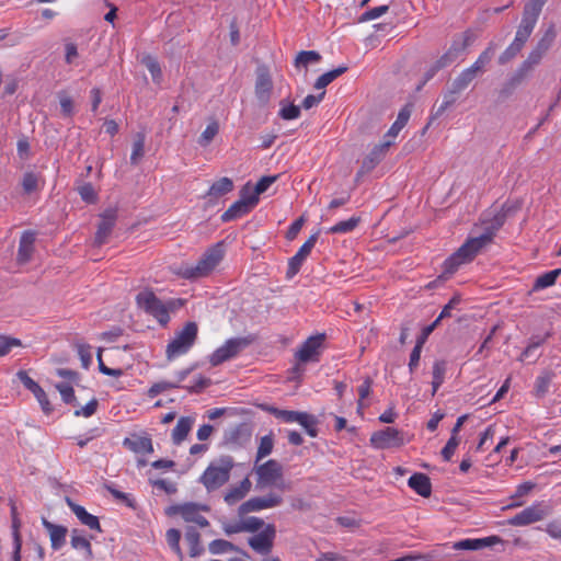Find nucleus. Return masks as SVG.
I'll list each match as a JSON object with an SVG mask.
<instances>
[{
	"mask_svg": "<svg viewBox=\"0 0 561 561\" xmlns=\"http://www.w3.org/2000/svg\"><path fill=\"white\" fill-rule=\"evenodd\" d=\"M494 237V229L486 228L483 233L470 237L468 240L444 262L445 272L455 273L462 264L471 262L476 255L488 245Z\"/></svg>",
	"mask_w": 561,
	"mask_h": 561,
	"instance_id": "f257e3e1",
	"label": "nucleus"
},
{
	"mask_svg": "<svg viewBox=\"0 0 561 561\" xmlns=\"http://www.w3.org/2000/svg\"><path fill=\"white\" fill-rule=\"evenodd\" d=\"M225 254L224 242H217L208 248L195 265L182 268V276L186 279H196L209 275L221 262Z\"/></svg>",
	"mask_w": 561,
	"mask_h": 561,
	"instance_id": "f03ea898",
	"label": "nucleus"
},
{
	"mask_svg": "<svg viewBox=\"0 0 561 561\" xmlns=\"http://www.w3.org/2000/svg\"><path fill=\"white\" fill-rule=\"evenodd\" d=\"M233 466L230 456H221L208 465L199 477V482L208 492H214L229 481Z\"/></svg>",
	"mask_w": 561,
	"mask_h": 561,
	"instance_id": "7ed1b4c3",
	"label": "nucleus"
},
{
	"mask_svg": "<svg viewBox=\"0 0 561 561\" xmlns=\"http://www.w3.org/2000/svg\"><path fill=\"white\" fill-rule=\"evenodd\" d=\"M136 304L139 309L154 318L162 327L169 323L170 310L174 308L173 300L164 302L149 289L141 290L136 295Z\"/></svg>",
	"mask_w": 561,
	"mask_h": 561,
	"instance_id": "20e7f679",
	"label": "nucleus"
},
{
	"mask_svg": "<svg viewBox=\"0 0 561 561\" xmlns=\"http://www.w3.org/2000/svg\"><path fill=\"white\" fill-rule=\"evenodd\" d=\"M198 328L195 322H187L181 330L174 333V336L167 345L165 354L169 360L186 354L195 344Z\"/></svg>",
	"mask_w": 561,
	"mask_h": 561,
	"instance_id": "39448f33",
	"label": "nucleus"
},
{
	"mask_svg": "<svg viewBox=\"0 0 561 561\" xmlns=\"http://www.w3.org/2000/svg\"><path fill=\"white\" fill-rule=\"evenodd\" d=\"M551 505L546 501H536L531 505L511 517L507 523L511 526L523 527L540 522L551 514Z\"/></svg>",
	"mask_w": 561,
	"mask_h": 561,
	"instance_id": "423d86ee",
	"label": "nucleus"
},
{
	"mask_svg": "<svg viewBox=\"0 0 561 561\" xmlns=\"http://www.w3.org/2000/svg\"><path fill=\"white\" fill-rule=\"evenodd\" d=\"M256 474V486L260 489L277 486L285 490L284 482L278 483L283 478V468L280 463L274 459H270L261 465L254 467Z\"/></svg>",
	"mask_w": 561,
	"mask_h": 561,
	"instance_id": "0eeeda50",
	"label": "nucleus"
},
{
	"mask_svg": "<svg viewBox=\"0 0 561 561\" xmlns=\"http://www.w3.org/2000/svg\"><path fill=\"white\" fill-rule=\"evenodd\" d=\"M369 440L375 449H390L399 448L410 439L403 431L389 426L374 432Z\"/></svg>",
	"mask_w": 561,
	"mask_h": 561,
	"instance_id": "6e6552de",
	"label": "nucleus"
},
{
	"mask_svg": "<svg viewBox=\"0 0 561 561\" xmlns=\"http://www.w3.org/2000/svg\"><path fill=\"white\" fill-rule=\"evenodd\" d=\"M270 411L275 417L282 420L285 423L299 424L306 430V433L310 437H316L318 435V431L316 428L317 421L312 415L308 414L307 412L280 410L277 408H271Z\"/></svg>",
	"mask_w": 561,
	"mask_h": 561,
	"instance_id": "1a4fd4ad",
	"label": "nucleus"
},
{
	"mask_svg": "<svg viewBox=\"0 0 561 561\" xmlns=\"http://www.w3.org/2000/svg\"><path fill=\"white\" fill-rule=\"evenodd\" d=\"M259 203V198L249 195V185H245L241 193L240 198L236 201L230 207L221 215V220L228 222L238 219L251 211Z\"/></svg>",
	"mask_w": 561,
	"mask_h": 561,
	"instance_id": "9d476101",
	"label": "nucleus"
},
{
	"mask_svg": "<svg viewBox=\"0 0 561 561\" xmlns=\"http://www.w3.org/2000/svg\"><path fill=\"white\" fill-rule=\"evenodd\" d=\"M283 503V496L276 492H270L262 496H254L243 502L238 510L239 515H245L251 512L274 508Z\"/></svg>",
	"mask_w": 561,
	"mask_h": 561,
	"instance_id": "9b49d317",
	"label": "nucleus"
},
{
	"mask_svg": "<svg viewBox=\"0 0 561 561\" xmlns=\"http://www.w3.org/2000/svg\"><path fill=\"white\" fill-rule=\"evenodd\" d=\"M325 334L309 336L297 350L295 357L299 363H316L320 358Z\"/></svg>",
	"mask_w": 561,
	"mask_h": 561,
	"instance_id": "f8f14e48",
	"label": "nucleus"
},
{
	"mask_svg": "<svg viewBox=\"0 0 561 561\" xmlns=\"http://www.w3.org/2000/svg\"><path fill=\"white\" fill-rule=\"evenodd\" d=\"M247 345L248 341L243 337L229 339L211 353L209 356V363L213 366H218L226 360L233 358Z\"/></svg>",
	"mask_w": 561,
	"mask_h": 561,
	"instance_id": "ddd939ff",
	"label": "nucleus"
},
{
	"mask_svg": "<svg viewBox=\"0 0 561 561\" xmlns=\"http://www.w3.org/2000/svg\"><path fill=\"white\" fill-rule=\"evenodd\" d=\"M471 41L472 37L469 32L463 33L459 38L455 39L449 49L435 61L436 69H443L453 65L466 50Z\"/></svg>",
	"mask_w": 561,
	"mask_h": 561,
	"instance_id": "4468645a",
	"label": "nucleus"
},
{
	"mask_svg": "<svg viewBox=\"0 0 561 561\" xmlns=\"http://www.w3.org/2000/svg\"><path fill=\"white\" fill-rule=\"evenodd\" d=\"M275 535L274 525L268 524L261 533L249 538L248 543L256 553L268 554L273 548Z\"/></svg>",
	"mask_w": 561,
	"mask_h": 561,
	"instance_id": "2eb2a0df",
	"label": "nucleus"
},
{
	"mask_svg": "<svg viewBox=\"0 0 561 561\" xmlns=\"http://www.w3.org/2000/svg\"><path fill=\"white\" fill-rule=\"evenodd\" d=\"M175 511L186 523H193L201 528L207 527L209 525L207 518L202 515V511H208L206 505L190 502L176 506Z\"/></svg>",
	"mask_w": 561,
	"mask_h": 561,
	"instance_id": "dca6fc26",
	"label": "nucleus"
},
{
	"mask_svg": "<svg viewBox=\"0 0 561 561\" xmlns=\"http://www.w3.org/2000/svg\"><path fill=\"white\" fill-rule=\"evenodd\" d=\"M391 145L392 140H382L380 144L376 145L364 158L362 167L357 172V178L374 170L376 165L385 158Z\"/></svg>",
	"mask_w": 561,
	"mask_h": 561,
	"instance_id": "f3484780",
	"label": "nucleus"
},
{
	"mask_svg": "<svg viewBox=\"0 0 561 561\" xmlns=\"http://www.w3.org/2000/svg\"><path fill=\"white\" fill-rule=\"evenodd\" d=\"M19 378L24 387L34 394L43 412L47 415L50 414L53 412V407L44 389L24 371L19 373Z\"/></svg>",
	"mask_w": 561,
	"mask_h": 561,
	"instance_id": "a211bd4d",
	"label": "nucleus"
},
{
	"mask_svg": "<svg viewBox=\"0 0 561 561\" xmlns=\"http://www.w3.org/2000/svg\"><path fill=\"white\" fill-rule=\"evenodd\" d=\"M317 240H318V233L311 234L307 239V241L299 248L297 253L293 257H290V260L288 262V270H287V275L289 277H293L294 275H296L299 272L304 261L310 254Z\"/></svg>",
	"mask_w": 561,
	"mask_h": 561,
	"instance_id": "6ab92c4d",
	"label": "nucleus"
},
{
	"mask_svg": "<svg viewBox=\"0 0 561 561\" xmlns=\"http://www.w3.org/2000/svg\"><path fill=\"white\" fill-rule=\"evenodd\" d=\"M500 542H502V539L499 536H489L484 538H467L455 542L453 548L455 550L477 551L484 549L486 547H492Z\"/></svg>",
	"mask_w": 561,
	"mask_h": 561,
	"instance_id": "aec40b11",
	"label": "nucleus"
},
{
	"mask_svg": "<svg viewBox=\"0 0 561 561\" xmlns=\"http://www.w3.org/2000/svg\"><path fill=\"white\" fill-rule=\"evenodd\" d=\"M273 89V83L270 75L266 71H260L255 81V96L262 106H265L270 99Z\"/></svg>",
	"mask_w": 561,
	"mask_h": 561,
	"instance_id": "412c9836",
	"label": "nucleus"
},
{
	"mask_svg": "<svg viewBox=\"0 0 561 561\" xmlns=\"http://www.w3.org/2000/svg\"><path fill=\"white\" fill-rule=\"evenodd\" d=\"M42 525L49 534L50 545L54 550L61 549L66 543L67 528L42 518Z\"/></svg>",
	"mask_w": 561,
	"mask_h": 561,
	"instance_id": "4be33fe9",
	"label": "nucleus"
},
{
	"mask_svg": "<svg viewBox=\"0 0 561 561\" xmlns=\"http://www.w3.org/2000/svg\"><path fill=\"white\" fill-rule=\"evenodd\" d=\"M35 232L24 231L20 238L18 261L22 264L28 262L34 251Z\"/></svg>",
	"mask_w": 561,
	"mask_h": 561,
	"instance_id": "5701e85b",
	"label": "nucleus"
},
{
	"mask_svg": "<svg viewBox=\"0 0 561 561\" xmlns=\"http://www.w3.org/2000/svg\"><path fill=\"white\" fill-rule=\"evenodd\" d=\"M252 483L250 479L244 478L238 485L231 486L225 494L224 500L228 505H234L243 500L250 492Z\"/></svg>",
	"mask_w": 561,
	"mask_h": 561,
	"instance_id": "b1692460",
	"label": "nucleus"
},
{
	"mask_svg": "<svg viewBox=\"0 0 561 561\" xmlns=\"http://www.w3.org/2000/svg\"><path fill=\"white\" fill-rule=\"evenodd\" d=\"M411 105L407 104L404 105L400 112L398 113L397 119L391 125L387 134L383 136V140H392V144L394 142V139L397 138L398 134L402 130V128L407 125V123L410 119L411 116Z\"/></svg>",
	"mask_w": 561,
	"mask_h": 561,
	"instance_id": "393cba45",
	"label": "nucleus"
},
{
	"mask_svg": "<svg viewBox=\"0 0 561 561\" xmlns=\"http://www.w3.org/2000/svg\"><path fill=\"white\" fill-rule=\"evenodd\" d=\"M68 505L81 524L85 525L92 530L101 531L100 522L96 516L90 514L83 506L76 504L70 500H68Z\"/></svg>",
	"mask_w": 561,
	"mask_h": 561,
	"instance_id": "a878e982",
	"label": "nucleus"
},
{
	"mask_svg": "<svg viewBox=\"0 0 561 561\" xmlns=\"http://www.w3.org/2000/svg\"><path fill=\"white\" fill-rule=\"evenodd\" d=\"M408 485L423 497H428L432 493L431 480L424 473H413L408 480Z\"/></svg>",
	"mask_w": 561,
	"mask_h": 561,
	"instance_id": "bb28decb",
	"label": "nucleus"
},
{
	"mask_svg": "<svg viewBox=\"0 0 561 561\" xmlns=\"http://www.w3.org/2000/svg\"><path fill=\"white\" fill-rule=\"evenodd\" d=\"M533 67L524 60L523 64L517 68L514 75L507 80L503 89L501 90L502 95H508L513 90L525 79L530 72Z\"/></svg>",
	"mask_w": 561,
	"mask_h": 561,
	"instance_id": "cd10ccee",
	"label": "nucleus"
},
{
	"mask_svg": "<svg viewBox=\"0 0 561 561\" xmlns=\"http://www.w3.org/2000/svg\"><path fill=\"white\" fill-rule=\"evenodd\" d=\"M195 422V419L193 416H181L178 420V423L172 431V440L175 445H180L188 433L191 432L193 424Z\"/></svg>",
	"mask_w": 561,
	"mask_h": 561,
	"instance_id": "c85d7f7f",
	"label": "nucleus"
},
{
	"mask_svg": "<svg viewBox=\"0 0 561 561\" xmlns=\"http://www.w3.org/2000/svg\"><path fill=\"white\" fill-rule=\"evenodd\" d=\"M538 18L539 16L524 10L523 18L516 31L515 37H517L518 41L524 39L527 42L537 24Z\"/></svg>",
	"mask_w": 561,
	"mask_h": 561,
	"instance_id": "c756f323",
	"label": "nucleus"
},
{
	"mask_svg": "<svg viewBox=\"0 0 561 561\" xmlns=\"http://www.w3.org/2000/svg\"><path fill=\"white\" fill-rule=\"evenodd\" d=\"M115 225V215L113 211H106L102 215V220L95 233V242L101 245L105 242Z\"/></svg>",
	"mask_w": 561,
	"mask_h": 561,
	"instance_id": "7c9ffc66",
	"label": "nucleus"
},
{
	"mask_svg": "<svg viewBox=\"0 0 561 561\" xmlns=\"http://www.w3.org/2000/svg\"><path fill=\"white\" fill-rule=\"evenodd\" d=\"M233 188V182L229 178H221L218 181L214 182L210 187L207 191L206 196L210 199H217L229 192H231Z\"/></svg>",
	"mask_w": 561,
	"mask_h": 561,
	"instance_id": "2f4dec72",
	"label": "nucleus"
},
{
	"mask_svg": "<svg viewBox=\"0 0 561 561\" xmlns=\"http://www.w3.org/2000/svg\"><path fill=\"white\" fill-rule=\"evenodd\" d=\"M554 374L552 371L545 370L537 376L534 387V393L537 398L541 399L547 396L550 390Z\"/></svg>",
	"mask_w": 561,
	"mask_h": 561,
	"instance_id": "473e14b6",
	"label": "nucleus"
},
{
	"mask_svg": "<svg viewBox=\"0 0 561 561\" xmlns=\"http://www.w3.org/2000/svg\"><path fill=\"white\" fill-rule=\"evenodd\" d=\"M185 540L190 546V554L195 558L201 556L204 552V548L201 545V535L197 529L193 526H190L185 530Z\"/></svg>",
	"mask_w": 561,
	"mask_h": 561,
	"instance_id": "72a5a7b5",
	"label": "nucleus"
},
{
	"mask_svg": "<svg viewBox=\"0 0 561 561\" xmlns=\"http://www.w3.org/2000/svg\"><path fill=\"white\" fill-rule=\"evenodd\" d=\"M71 546L76 550H82L87 559L92 558L91 543L79 530L75 529L71 534Z\"/></svg>",
	"mask_w": 561,
	"mask_h": 561,
	"instance_id": "f704fd0d",
	"label": "nucleus"
},
{
	"mask_svg": "<svg viewBox=\"0 0 561 561\" xmlns=\"http://www.w3.org/2000/svg\"><path fill=\"white\" fill-rule=\"evenodd\" d=\"M561 274V268L551 270L549 272L543 273L538 276L534 283V290L546 289L552 285H554L557 278Z\"/></svg>",
	"mask_w": 561,
	"mask_h": 561,
	"instance_id": "c9c22d12",
	"label": "nucleus"
},
{
	"mask_svg": "<svg viewBox=\"0 0 561 561\" xmlns=\"http://www.w3.org/2000/svg\"><path fill=\"white\" fill-rule=\"evenodd\" d=\"M347 70L346 66H340L333 70H330L328 72H324L314 82V88L318 90L324 89L327 85H329L332 81H334L337 77L343 75Z\"/></svg>",
	"mask_w": 561,
	"mask_h": 561,
	"instance_id": "e433bc0d",
	"label": "nucleus"
},
{
	"mask_svg": "<svg viewBox=\"0 0 561 561\" xmlns=\"http://www.w3.org/2000/svg\"><path fill=\"white\" fill-rule=\"evenodd\" d=\"M125 446H128L135 453H151L152 451V443L148 437H138L136 439L126 438L124 442Z\"/></svg>",
	"mask_w": 561,
	"mask_h": 561,
	"instance_id": "4c0bfd02",
	"label": "nucleus"
},
{
	"mask_svg": "<svg viewBox=\"0 0 561 561\" xmlns=\"http://www.w3.org/2000/svg\"><path fill=\"white\" fill-rule=\"evenodd\" d=\"M477 76L472 70L466 68L463 69L453 81L451 87L455 92L463 91L476 78Z\"/></svg>",
	"mask_w": 561,
	"mask_h": 561,
	"instance_id": "58836bf2",
	"label": "nucleus"
},
{
	"mask_svg": "<svg viewBox=\"0 0 561 561\" xmlns=\"http://www.w3.org/2000/svg\"><path fill=\"white\" fill-rule=\"evenodd\" d=\"M141 64L146 66L148 71L150 72L152 77V81L157 84H159L162 80V71L159 62L157 59L150 55L144 56L141 59Z\"/></svg>",
	"mask_w": 561,
	"mask_h": 561,
	"instance_id": "ea45409f",
	"label": "nucleus"
},
{
	"mask_svg": "<svg viewBox=\"0 0 561 561\" xmlns=\"http://www.w3.org/2000/svg\"><path fill=\"white\" fill-rule=\"evenodd\" d=\"M494 46L493 45H490L485 50H483L479 57L477 58V60L470 66L468 67V69L472 70L473 73L477 76L479 71H481L483 69L484 66H486L493 55H494Z\"/></svg>",
	"mask_w": 561,
	"mask_h": 561,
	"instance_id": "a19ab883",
	"label": "nucleus"
},
{
	"mask_svg": "<svg viewBox=\"0 0 561 561\" xmlns=\"http://www.w3.org/2000/svg\"><path fill=\"white\" fill-rule=\"evenodd\" d=\"M165 539L171 550L182 560L183 552L180 547L181 531L175 528H170L165 533Z\"/></svg>",
	"mask_w": 561,
	"mask_h": 561,
	"instance_id": "79ce46f5",
	"label": "nucleus"
},
{
	"mask_svg": "<svg viewBox=\"0 0 561 561\" xmlns=\"http://www.w3.org/2000/svg\"><path fill=\"white\" fill-rule=\"evenodd\" d=\"M359 222V218L351 217L347 220H342L328 229V233H347L353 231Z\"/></svg>",
	"mask_w": 561,
	"mask_h": 561,
	"instance_id": "37998d69",
	"label": "nucleus"
},
{
	"mask_svg": "<svg viewBox=\"0 0 561 561\" xmlns=\"http://www.w3.org/2000/svg\"><path fill=\"white\" fill-rule=\"evenodd\" d=\"M278 175H267V176H262L257 183L255 184V186L253 187V190H251L249 187V195L250 196H254L255 198H259L260 194L266 192L268 190V187L274 183L276 182Z\"/></svg>",
	"mask_w": 561,
	"mask_h": 561,
	"instance_id": "c03bdc74",
	"label": "nucleus"
},
{
	"mask_svg": "<svg viewBox=\"0 0 561 561\" xmlns=\"http://www.w3.org/2000/svg\"><path fill=\"white\" fill-rule=\"evenodd\" d=\"M446 367L444 362H435L433 365V381L432 387L433 391L432 394L434 396L438 388L444 382V376H445Z\"/></svg>",
	"mask_w": 561,
	"mask_h": 561,
	"instance_id": "a18cd8bd",
	"label": "nucleus"
},
{
	"mask_svg": "<svg viewBox=\"0 0 561 561\" xmlns=\"http://www.w3.org/2000/svg\"><path fill=\"white\" fill-rule=\"evenodd\" d=\"M273 446H274V440L271 435H265V436L261 437L260 444L257 447V451H256L255 462H259L261 459L268 456L273 450Z\"/></svg>",
	"mask_w": 561,
	"mask_h": 561,
	"instance_id": "49530a36",
	"label": "nucleus"
},
{
	"mask_svg": "<svg viewBox=\"0 0 561 561\" xmlns=\"http://www.w3.org/2000/svg\"><path fill=\"white\" fill-rule=\"evenodd\" d=\"M300 115V107L293 103L280 102L279 116L285 121L298 118Z\"/></svg>",
	"mask_w": 561,
	"mask_h": 561,
	"instance_id": "de8ad7c7",
	"label": "nucleus"
},
{
	"mask_svg": "<svg viewBox=\"0 0 561 561\" xmlns=\"http://www.w3.org/2000/svg\"><path fill=\"white\" fill-rule=\"evenodd\" d=\"M458 92L454 91V88L451 87L450 90L443 95L442 103L436 108L434 117H439L444 114V112L456 102V94Z\"/></svg>",
	"mask_w": 561,
	"mask_h": 561,
	"instance_id": "09e8293b",
	"label": "nucleus"
},
{
	"mask_svg": "<svg viewBox=\"0 0 561 561\" xmlns=\"http://www.w3.org/2000/svg\"><path fill=\"white\" fill-rule=\"evenodd\" d=\"M320 55L314 50H302L296 57L297 67H307L310 64L317 62Z\"/></svg>",
	"mask_w": 561,
	"mask_h": 561,
	"instance_id": "8fccbe9b",
	"label": "nucleus"
},
{
	"mask_svg": "<svg viewBox=\"0 0 561 561\" xmlns=\"http://www.w3.org/2000/svg\"><path fill=\"white\" fill-rule=\"evenodd\" d=\"M208 550L211 554H222L233 550V545L224 539H215L209 546Z\"/></svg>",
	"mask_w": 561,
	"mask_h": 561,
	"instance_id": "3c124183",
	"label": "nucleus"
},
{
	"mask_svg": "<svg viewBox=\"0 0 561 561\" xmlns=\"http://www.w3.org/2000/svg\"><path fill=\"white\" fill-rule=\"evenodd\" d=\"M173 388H179V385L178 382H172V381H165V380H162V381H158L156 383H153L149 390H148V396L150 398H154L157 397L158 394L162 393L163 391L168 390V389H173Z\"/></svg>",
	"mask_w": 561,
	"mask_h": 561,
	"instance_id": "603ef678",
	"label": "nucleus"
},
{
	"mask_svg": "<svg viewBox=\"0 0 561 561\" xmlns=\"http://www.w3.org/2000/svg\"><path fill=\"white\" fill-rule=\"evenodd\" d=\"M56 389L59 391L65 403H76V396L71 385L67 382L57 383Z\"/></svg>",
	"mask_w": 561,
	"mask_h": 561,
	"instance_id": "864d4df0",
	"label": "nucleus"
},
{
	"mask_svg": "<svg viewBox=\"0 0 561 561\" xmlns=\"http://www.w3.org/2000/svg\"><path fill=\"white\" fill-rule=\"evenodd\" d=\"M145 152V138L139 136L133 144V150L130 154V162L137 164Z\"/></svg>",
	"mask_w": 561,
	"mask_h": 561,
	"instance_id": "5fc2aeb1",
	"label": "nucleus"
},
{
	"mask_svg": "<svg viewBox=\"0 0 561 561\" xmlns=\"http://www.w3.org/2000/svg\"><path fill=\"white\" fill-rule=\"evenodd\" d=\"M38 184V178L34 172H25L22 179V187L26 194L36 191Z\"/></svg>",
	"mask_w": 561,
	"mask_h": 561,
	"instance_id": "6e6d98bb",
	"label": "nucleus"
},
{
	"mask_svg": "<svg viewBox=\"0 0 561 561\" xmlns=\"http://www.w3.org/2000/svg\"><path fill=\"white\" fill-rule=\"evenodd\" d=\"M545 531L554 540L561 542V518H554L545 526Z\"/></svg>",
	"mask_w": 561,
	"mask_h": 561,
	"instance_id": "4d7b16f0",
	"label": "nucleus"
},
{
	"mask_svg": "<svg viewBox=\"0 0 561 561\" xmlns=\"http://www.w3.org/2000/svg\"><path fill=\"white\" fill-rule=\"evenodd\" d=\"M458 445V436L451 435L450 438L447 440L446 445L444 446V448L442 449V457L444 458L445 461H449L451 459Z\"/></svg>",
	"mask_w": 561,
	"mask_h": 561,
	"instance_id": "13d9d810",
	"label": "nucleus"
},
{
	"mask_svg": "<svg viewBox=\"0 0 561 561\" xmlns=\"http://www.w3.org/2000/svg\"><path fill=\"white\" fill-rule=\"evenodd\" d=\"M218 129L219 127L216 122L208 124L199 137V144L207 146L217 135Z\"/></svg>",
	"mask_w": 561,
	"mask_h": 561,
	"instance_id": "bf43d9fd",
	"label": "nucleus"
},
{
	"mask_svg": "<svg viewBox=\"0 0 561 561\" xmlns=\"http://www.w3.org/2000/svg\"><path fill=\"white\" fill-rule=\"evenodd\" d=\"M79 57L78 46L72 42H65V61L67 65H75Z\"/></svg>",
	"mask_w": 561,
	"mask_h": 561,
	"instance_id": "052dcab7",
	"label": "nucleus"
},
{
	"mask_svg": "<svg viewBox=\"0 0 561 561\" xmlns=\"http://www.w3.org/2000/svg\"><path fill=\"white\" fill-rule=\"evenodd\" d=\"M243 531L255 533L264 526L262 518L251 516L242 520Z\"/></svg>",
	"mask_w": 561,
	"mask_h": 561,
	"instance_id": "680f3d73",
	"label": "nucleus"
},
{
	"mask_svg": "<svg viewBox=\"0 0 561 561\" xmlns=\"http://www.w3.org/2000/svg\"><path fill=\"white\" fill-rule=\"evenodd\" d=\"M389 10L388 5H379L367 10L360 16V21H373L383 15Z\"/></svg>",
	"mask_w": 561,
	"mask_h": 561,
	"instance_id": "e2e57ef3",
	"label": "nucleus"
},
{
	"mask_svg": "<svg viewBox=\"0 0 561 561\" xmlns=\"http://www.w3.org/2000/svg\"><path fill=\"white\" fill-rule=\"evenodd\" d=\"M99 402L95 398H92L85 405L75 411L76 416L90 417L98 409Z\"/></svg>",
	"mask_w": 561,
	"mask_h": 561,
	"instance_id": "0e129e2a",
	"label": "nucleus"
},
{
	"mask_svg": "<svg viewBox=\"0 0 561 561\" xmlns=\"http://www.w3.org/2000/svg\"><path fill=\"white\" fill-rule=\"evenodd\" d=\"M209 379L203 377L202 375H198L194 377L190 385L183 386V388L190 392H199L201 390L206 388L209 385Z\"/></svg>",
	"mask_w": 561,
	"mask_h": 561,
	"instance_id": "69168bd1",
	"label": "nucleus"
},
{
	"mask_svg": "<svg viewBox=\"0 0 561 561\" xmlns=\"http://www.w3.org/2000/svg\"><path fill=\"white\" fill-rule=\"evenodd\" d=\"M61 113L64 116H71L73 114L72 99L64 92L58 94Z\"/></svg>",
	"mask_w": 561,
	"mask_h": 561,
	"instance_id": "338daca9",
	"label": "nucleus"
},
{
	"mask_svg": "<svg viewBox=\"0 0 561 561\" xmlns=\"http://www.w3.org/2000/svg\"><path fill=\"white\" fill-rule=\"evenodd\" d=\"M79 195L87 203H94L96 201V193L90 183H85L79 187Z\"/></svg>",
	"mask_w": 561,
	"mask_h": 561,
	"instance_id": "774afa93",
	"label": "nucleus"
}]
</instances>
